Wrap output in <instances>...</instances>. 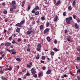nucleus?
Returning <instances> with one entry per match:
<instances>
[{
  "instance_id": "f257e3e1",
  "label": "nucleus",
  "mask_w": 80,
  "mask_h": 80,
  "mask_svg": "<svg viewBox=\"0 0 80 80\" xmlns=\"http://www.w3.org/2000/svg\"><path fill=\"white\" fill-rule=\"evenodd\" d=\"M25 20H23L20 23H18L15 25L16 27H20V28H22V25H23L25 23Z\"/></svg>"
},
{
  "instance_id": "f03ea898",
  "label": "nucleus",
  "mask_w": 80,
  "mask_h": 80,
  "mask_svg": "<svg viewBox=\"0 0 80 80\" xmlns=\"http://www.w3.org/2000/svg\"><path fill=\"white\" fill-rule=\"evenodd\" d=\"M66 23H67V24H68V25H70V24L71 23L70 21H72V17L67 18H66Z\"/></svg>"
},
{
  "instance_id": "7ed1b4c3",
  "label": "nucleus",
  "mask_w": 80,
  "mask_h": 80,
  "mask_svg": "<svg viewBox=\"0 0 80 80\" xmlns=\"http://www.w3.org/2000/svg\"><path fill=\"white\" fill-rule=\"evenodd\" d=\"M29 30H28L27 32V35H30L31 33H35V31L32 30V28H29Z\"/></svg>"
},
{
  "instance_id": "20e7f679",
  "label": "nucleus",
  "mask_w": 80,
  "mask_h": 80,
  "mask_svg": "<svg viewBox=\"0 0 80 80\" xmlns=\"http://www.w3.org/2000/svg\"><path fill=\"white\" fill-rule=\"evenodd\" d=\"M31 72H32V75H35V73H37L36 71L35 70V68H34L31 69Z\"/></svg>"
},
{
  "instance_id": "39448f33",
  "label": "nucleus",
  "mask_w": 80,
  "mask_h": 80,
  "mask_svg": "<svg viewBox=\"0 0 80 80\" xmlns=\"http://www.w3.org/2000/svg\"><path fill=\"white\" fill-rule=\"evenodd\" d=\"M49 30H50L49 29V28H46L44 31V34H45V33L48 32H49Z\"/></svg>"
},
{
  "instance_id": "423d86ee",
  "label": "nucleus",
  "mask_w": 80,
  "mask_h": 80,
  "mask_svg": "<svg viewBox=\"0 0 80 80\" xmlns=\"http://www.w3.org/2000/svg\"><path fill=\"white\" fill-rule=\"evenodd\" d=\"M12 45L11 43L7 42L5 43V46L6 47H9L10 46Z\"/></svg>"
},
{
  "instance_id": "0eeeda50",
  "label": "nucleus",
  "mask_w": 80,
  "mask_h": 80,
  "mask_svg": "<svg viewBox=\"0 0 80 80\" xmlns=\"http://www.w3.org/2000/svg\"><path fill=\"white\" fill-rule=\"evenodd\" d=\"M52 73V70L51 69L48 70L46 72V74H50Z\"/></svg>"
},
{
  "instance_id": "6e6552de",
  "label": "nucleus",
  "mask_w": 80,
  "mask_h": 80,
  "mask_svg": "<svg viewBox=\"0 0 80 80\" xmlns=\"http://www.w3.org/2000/svg\"><path fill=\"white\" fill-rule=\"evenodd\" d=\"M61 1H60V0H59L56 3V5H60L61 4Z\"/></svg>"
},
{
  "instance_id": "1a4fd4ad",
  "label": "nucleus",
  "mask_w": 80,
  "mask_h": 80,
  "mask_svg": "<svg viewBox=\"0 0 80 80\" xmlns=\"http://www.w3.org/2000/svg\"><path fill=\"white\" fill-rule=\"evenodd\" d=\"M37 47H38V48H42V43H40L38 44Z\"/></svg>"
},
{
  "instance_id": "9d476101",
  "label": "nucleus",
  "mask_w": 80,
  "mask_h": 80,
  "mask_svg": "<svg viewBox=\"0 0 80 80\" xmlns=\"http://www.w3.org/2000/svg\"><path fill=\"white\" fill-rule=\"evenodd\" d=\"M74 26L77 29H78V28H79V27L78 26L77 23H75V24Z\"/></svg>"
},
{
  "instance_id": "9b49d317",
  "label": "nucleus",
  "mask_w": 80,
  "mask_h": 80,
  "mask_svg": "<svg viewBox=\"0 0 80 80\" xmlns=\"http://www.w3.org/2000/svg\"><path fill=\"white\" fill-rule=\"evenodd\" d=\"M25 2L26 1L25 0L23 1L22 2V6L23 7H24V5H25Z\"/></svg>"
},
{
  "instance_id": "f8f14e48",
  "label": "nucleus",
  "mask_w": 80,
  "mask_h": 80,
  "mask_svg": "<svg viewBox=\"0 0 80 80\" xmlns=\"http://www.w3.org/2000/svg\"><path fill=\"white\" fill-rule=\"evenodd\" d=\"M1 78H2V80H7V78L5 77L4 76H2Z\"/></svg>"
},
{
  "instance_id": "ddd939ff",
  "label": "nucleus",
  "mask_w": 80,
  "mask_h": 80,
  "mask_svg": "<svg viewBox=\"0 0 80 80\" xmlns=\"http://www.w3.org/2000/svg\"><path fill=\"white\" fill-rule=\"evenodd\" d=\"M20 28H18L16 29V31L17 32H18V33H20Z\"/></svg>"
},
{
  "instance_id": "4468645a",
  "label": "nucleus",
  "mask_w": 80,
  "mask_h": 80,
  "mask_svg": "<svg viewBox=\"0 0 80 80\" xmlns=\"http://www.w3.org/2000/svg\"><path fill=\"white\" fill-rule=\"evenodd\" d=\"M47 40H48V42H50V41H51V39H50V37H48L47 38Z\"/></svg>"
},
{
  "instance_id": "2eb2a0df",
  "label": "nucleus",
  "mask_w": 80,
  "mask_h": 80,
  "mask_svg": "<svg viewBox=\"0 0 80 80\" xmlns=\"http://www.w3.org/2000/svg\"><path fill=\"white\" fill-rule=\"evenodd\" d=\"M40 30H43V25H41L40 26Z\"/></svg>"
},
{
  "instance_id": "dca6fc26",
  "label": "nucleus",
  "mask_w": 80,
  "mask_h": 80,
  "mask_svg": "<svg viewBox=\"0 0 80 80\" xmlns=\"http://www.w3.org/2000/svg\"><path fill=\"white\" fill-rule=\"evenodd\" d=\"M12 9H17V7L14 5H13L12 6Z\"/></svg>"
},
{
  "instance_id": "f3484780",
  "label": "nucleus",
  "mask_w": 80,
  "mask_h": 80,
  "mask_svg": "<svg viewBox=\"0 0 80 80\" xmlns=\"http://www.w3.org/2000/svg\"><path fill=\"white\" fill-rule=\"evenodd\" d=\"M58 18V17H57V16H56L54 18V22H56V21L57 20Z\"/></svg>"
},
{
  "instance_id": "a211bd4d",
  "label": "nucleus",
  "mask_w": 80,
  "mask_h": 80,
  "mask_svg": "<svg viewBox=\"0 0 80 80\" xmlns=\"http://www.w3.org/2000/svg\"><path fill=\"white\" fill-rule=\"evenodd\" d=\"M68 9L69 10H72V7L71 6H69L68 8Z\"/></svg>"
},
{
  "instance_id": "6ab92c4d",
  "label": "nucleus",
  "mask_w": 80,
  "mask_h": 80,
  "mask_svg": "<svg viewBox=\"0 0 80 80\" xmlns=\"http://www.w3.org/2000/svg\"><path fill=\"white\" fill-rule=\"evenodd\" d=\"M12 5H15V4H16V2H15V1H13L12 2Z\"/></svg>"
},
{
  "instance_id": "aec40b11",
  "label": "nucleus",
  "mask_w": 80,
  "mask_h": 80,
  "mask_svg": "<svg viewBox=\"0 0 80 80\" xmlns=\"http://www.w3.org/2000/svg\"><path fill=\"white\" fill-rule=\"evenodd\" d=\"M39 8V7H38V6H37L36 8H35L34 9L35 10H38Z\"/></svg>"
},
{
  "instance_id": "412c9836",
  "label": "nucleus",
  "mask_w": 80,
  "mask_h": 80,
  "mask_svg": "<svg viewBox=\"0 0 80 80\" xmlns=\"http://www.w3.org/2000/svg\"><path fill=\"white\" fill-rule=\"evenodd\" d=\"M50 25V23H49V22H48L46 23V26L47 27H49Z\"/></svg>"
},
{
  "instance_id": "4be33fe9",
  "label": "nucleus",
  "mask_w": 80,
  "mask_h": 80,
  "mask_svg": "<svg viewBox=\"0 0 80 80\" xmlns=\"http://www.w3.org/2000/svg\"><path fill=\"white\" fill-rule=\"evenodd\" d=\"M39 14V12L38 11L35 13V15H38Z\"/></svg>"
},
{
  "instance_id": "5701e85b",
  "label": "nucleus",
  "mask_w": 80,
  "mask_h": 80,
  "mask_svg": "<svg viewBox=\"0 0 80 80\" xmlns=\"http://www.w3.org/2000/svg\"><path fill=\"white\" fill-rule=\"evenodd\" d=\"M77 61H80V57H78L77 58Z\"/></svg>"
},
{
  "instance_id": "b1692460",
  "label": "nucleus",
  "mask_w": 80,
  "mask_h": 80,
  "mask_svg": "<svg viewBox=\"0 0 80 80\" xmlns=\"http://www.w3.org/2000/svg\"><path fill=\"white\" fill-rule=\"evenodd\" d=\"M76 4V2H75V1H74L72 3V5L73 6H74V5H75Z\"/></svg>"
},
{
  "instance_id": "393cba45",
  "label": "nucleus",
  "mask_w": 80,
  "mask_h": 80,
  "mask_svg": "<svg viewBox=\"0 0 80 80\" xmlns=\"http://www.w3.org/2000/svg\"><path fill=\"white\" fill-rule=\"evenodd\" d=\"M33 20V21L34 20H35V18H34V17H31L30 18V20Z\"/></svg>"
},
{
  "instance_id": "a878e982",
  "label": "nucleus",
  "mask_w": 80,
  "mask_h": 80,
  "mask_svg": "<svg viewBox=\"0 0 80 80\" xmlns=\"http://www.w3.org/2000/svg\"><path fill=\"white\" fill-rule=\"evenodd\" d=\"M50 55L52 56H53V55H54V52H51L50 53Z\"/></svg>"
},
{
  "instance_id": "bb28decb",
  "label": "nucleus",
  "mask_w": 80,
  "mask_h": 80,
  "mask_svg": "<svg viewBox=\"0 0 80 80\" xmlns=\"http://www.w3.org/2000/svg\"><path fill=\"white\" fill-rule=\"evenodd\" d=\"M41 19L42 20H45V18L44 16L42 17H41Z\"/></svg>"
},
{
  "instance_id": "cd10ccee",
  "label": "nucleus",
  "mask_w": 80,
  "mask_h": 80,
  "mask_svg": "<svg viewBox=\"0 0 80 80\" xmlns=\"http://www.w3.org/2000/svg\"><path fill=\"white\" fill-rule=\"evenodd\" d=\"M16 60L17 61H19V62H21V60L19 58H16Z\"/></svg>"
},
{
  "instance_id": "c85d7f7f",
  "label": "nucleus",
  "mask_w": 80,
  "mask_h": 80,
  "mask_svg": "<svg viewBox=\"0 0 80 80\" xmlns=\"http://www.w3.org/2000/svg\"><path fill=\"white\" fill-rule=\"evenodd\" d=\"M53 50H54V51H55L56 52H58V49L57 48H54Z\"/></svg>"
},
{
  "instance_id": "c756f323",
  "label": "nucleus",
  "mask_w": 80,
  "mask_h": 80,
  "mask_svg": "<svg viewBox=\"0 0 80 80\" xmlns=\"http://www.w3.org/2000/svg\"><path fill=\"white\" fill-rule=\"evenodd\" d=\"M27 67H28V68H30L31 67V66H30L29 64H27Z\"/></svg>"
},
{
  "instance_id": "7c9ffc66",
  "label": "nucleus",
  "mask_w": 80,
  "mask_h": 80,
  "mask_svg": "<svg viewBox=\"0 0 80 80\" xmlns=\"http://www.w3.org/2000/svg\"><path fill=\"white\" fill-rule=\"evenodd\" d=\"M4 14H7V11H4L3 12Z\"/></svg>"
},
{
  "instance_id": "2f4dec72",
  "label": "nucleus",
  "mask_w": 80,
  "mask_h": 80,
  "mask_svg": "<svg viewBox=\"0 0 80 80\" xmlns=\"http://www.w3.org/2000/svg\"><path fill=\"white\" fill-rule=\"evenodd\" d=\"M35 10H34V9H33V10L32 11V13H35Z\"/></svg>"
},
{
  "instance_id": "473e14b6",
  "label": "nucleus",
  "mask_w": 80,
  "mask_h": 80,
  "mask_svg": "<svg viewBox=\"0 0 80 80\" xmlns=\"http://www.w3.org/2000/svg\"><path fill=\"white\" fill-rule=\"evenodd\" d=\"M27 51L28 52H30V48H28Z\"/></svg>"
},
{
  "instance_id": "72a5a7b5",
  "label": "nucleus",
  "mask_w": 80,
  "mask_h": 80,
  "mask_svg": "<svg viewBox=\"0 0 80 80\" xmlns=\"http://www.w3.org/2000/svg\"><path fill=\"white\" fill-rule=\"evenodd\" d=\"M41 50V48H37V50L38 51H40V50Z\"/></svg>"
},
{
  "instance_id": "f704fd0d",
  "label": "nucleus",
  "mask_w": 80,
  "mask_h": 80,
  "mask_svg": "<svg viewBox=\"0 0 80 80\" xmlns=\"http://www.w3.org/2000/svg\"><path fill=\"white\" fill-rule=\"evenodd\" d=\"M45 56H42V60H45Z\"/></svg>"
},
{
  "instance_id": "c9c22d12",
  "label": "nucleus",
  "mask_w": 80,
  "mask_h": 80,
  "mask_svg": "<svg viewBox=\"0 0 80 80\" xmlns=\"http://www.w3.org/2000/svg\"><path fill=\"white\" fill-rule=\"evenodd\" d=\"M13 9L12 8H10V12H13Z\"/></svg>"
},
{
  "instance_id": "e433bc0d",
  "label": "nucleus",
  "mask_w": 80,
  "mask_h": 80,
  "mask_svg": "<svg viewBox=\"0 0 80 80\" xmlns=\"http://www.w3.org/2000/svg\"><path fill=\"white\" fill-rule=\"evenodd\" d=\"M45 69H46V67H44L42 68V69L43 70H45Z\"/></svg>"
},
{
  "instance_id": "4c0bfd02",
  "label": "nucleus",
  "mask_w": 80,
  "mask_h": 80,
  "mask_svg": "<svg viewBox=\"0 0 80 80\" xmlns=\"http://www.w3.org/2000/svg\"><path fill=\"white\" fill-rule=\"evenodd\" d=\"M77 78L78 80H80V77L79 76H77Z\"/></svg>"
},
{
  "instance_id": "58836bf2",
  "label": "nucleus",
  "mask_w": 80,
  "mask_h": 80,
  "mask_svg": "<svg viewBox=\"0 0 80 80\" xmlns=\"http://www.w3.org/2000/svg\"><path fill=\"white\" fill-rule=\"evenodd\" d=\"M42 63H44L45 62L43 61H42V60H41L40 61Z\"/></svg>"
},
{
  "instance_id": "ea45409f",
  "label": "nucleus",
  "mask_w": 80,
  "mask_h": 80,
  "mask_svg": "<svg viewBox=\"0 0 80 80\" xmlns=\"http://www.w3.org/2000/svg\"><path fill=\"white\" fill-rule=\"evenodd\" d=\"M68 32V31L67 30H65V33L67 34V32Z\"/></svg>"
},
{
  "instance_id": "a19ab883",
  "label": "nucleus",
  "mask_w": 80,
  "mask_h": 80,
  "mask_svg": "<svg viewBox=\"0 0 80 80\" xmlns=\"http://www.w3.org/2000/svg\"><path fill=\"white\" fill-rule=\"evenodd\" d=\"M76 16H75L74 15H73V17L74 19H75L76 18Z\"/></svg>"
},
{
  "instance_id": "79ce46f5",
  "label": "nucleus",
  "mask_w": 80,
  "mask_h": 80,
  "mask_svg": "<svg viewBox=\"0 0 80 80\" xmlns=\"http://www.w3.org/2000/svg\"><path fill=\"white\" fill-rule=\"evenodd\" d=\"M12 54L15 55V54H16V52H12Z\"/></svg>"
},
{
  "instance_id": "37998d69",
  "label": "nucleus",
  "mask_w": 80,
  "mask_h": 80,
  "mask_svg": "<svg viewBox=\"0 0 80 80\" xmlns=\"http://www.w3.org/2000/svg\"><path fill=\"white\" fill-rule=\"evenodd\" d=\"M66 15V12H63V16H65Z\"/></svg>"
},
{
  "instance_id": "c03bdc74",
  "label": "nucleus",
  "mask_w": 80,
  "mask_h": 80,
  "mask_svg": "<svg viewBox=\"0 0 80 80\" xmlns=\"http://www.w3.org/2000/svg\"><path fill=\"white\" fill-rule=\"evenodd\" d=\"M26 75V76H30V73H27Z\"/></svg>"
},
{
  "instance_id": "a18cd8bd",
  "label": "nucleus",
  "mask_w": 80,
  "mask_h": 80,
  "mask_svg": "<svg viewBox=\"0 0 80 80\" xmlns=\"http://www.w3.org/2000/svg\"><path fill=\"white\" fill-rule=\"evenodd\" d=\"M54 43L55 44H57V41L56 40H54Z\"/></svg>"
},
{
  "instance_id": "49530a36",
  "label": "nucleus",
  "mask_w": 80,
  "mask_h": 80,
  "mask_svg": "<svg viewBox=\"0 0 80 80\" xmlns=\"http://www.w3.org/2000/svg\"><path fill=\"white\" fill-rule=\"evenodd\" d=\"M12 37L11 36L9 37V40H12Z\"/></svg>"
},
{
  "instance_id": "de8ad7c7",
  "label": "nucleus",
  "mask_w": 80,
  "mask_h": 80,
  "mask_svg": "<svg viewBox=\"0 0 80 80\" xmlns=\"http://www.w3.org/2000/svg\"><path fill=\"white\" fill-rule=\"evenodd\" d=\"M12 43L13 44L15 43V41L14 40H13Z\"/></svg>"
},
{
  "instance_id": "09e8293b",
  "label": "nucleus",
  "mask_w": 80,
  "mask_h": 80,
  "mask_svg": "<svg viewBox=\"0 0 80 80\" xmlns=\"http://www.w3.org/2000/svg\"><path fill=\"white\" fill-rule=\"evenodd\" d=\"M34 77L35 78H37V75L35 74L34 75Z\"/></svg>"
},
{
  "instance_id": "8fccbe9b",
  "label": "nucleus",
  "mask_w": 80,
  "mask_h": 80,
  "mask_svg": "<svg viewBox=\"0 0 80 80\" xmlns=\"http://www.w3.org/2000/svg\"><path fill=\"white\" fill-rule=\"evenodd\" d=\"M6 50L8 52H10V50L8 49V48L6 49Z\"/></svg>"
},
{
  "instance_id": "3c124183",
  "label": "nucleus",
  "mask_w": 80,
  "mask_h": 80,
  "mask_svg": "<svg viewBox=\"0 0 80 80\" xmlns=\"http://www.w3.org/2000/svg\"><path fill=\"white\" fill-rule=\"evenodd\" d=\"M67 40L68 42H70V39H69V38H67Z\"/></svg>"
},
{
  "instance_id": "603ef678",
  "label": "nucleus",
  "mask_w": 80,
  "mask_h": 80,
  "mask_svg": "<svg viewBox=\"0 0 80 80\" xmlns=\"http://www.w3.org/2000/svg\"><path fill=\"white\" fill-rule=\"evenodd\" d=\"M77 50L79 52H80V48H78L77 49Z\"/></svg>"
},
{
  "instance_id": "864d4df0",
  "label": "nucleus",
  "mask_w": 80,
  "mask_h": 80,
  "mask_svg": "<svg viewBox=\"0 0 80 80\" xmlns=\"http://www.w3.org/2000/svg\"><path fill=\"white\" fill-rule=\"evenodd\" d=\"M80 73V69H78V70L77 71V73Z\"/></svg>"
},
{
  "instance_id": "5fc2aeb1",
  "label": "nucleus",
  "mask_w": 80,
  "mask_h": 80,
  "mask_svg": "<svg viewBox=\"0 0 80 80\" xmlns=\"http://www.w3.org/2000/svg\"><path fill=\"white\" fill-rule=\"evenodd\" d=\"M8 70H9V71H10V70H12V68H10L9 69H8Z\"/></svg>"
},
{
  "instance_id": "6e6d98bb",
  "label": "nucleus",
  "mask_w": 80,
  "mask_h": 80,
  "mask_svg": "<svg viewBox=\"0 0 80 80\" xmlns=\"http://www.w3.org/2000/svg\"><path fill=\"white\" fill-rule=\"evenodd\" d=\"M21 39H18V42H21Z\"/></svg>"
},
{
  "instance_id": "4d7b16f0",
  "label": "nucleus",
  "mask_w": 80,
  "mask_h": 80,
  "mask_svg": "<svg viewBox=\"0 0 80 80\" xmlns=\"http://www.w3.org/2000/svg\"><path fill=\"white\" fill-rule=\"evenodd\" d=\"M6 32H7V30L4 29V33H6Z\"/></svg>"
},
{
  "instance_id": "13d9d810",
  "label": "nucleus",
  "mask_w": 80,
  "mask_h": 80,
  "mask_svg": "<svg viewBox=\"0 0 80 80\" xmlns=\"http://www.w3.org/2000/svg\"><path fill=\"white\" fill-rule=\"evenodd\" d=\"M53 2L54 3V4H55V3H56V0H54L53 1Z\"/></svg>"
},
{
  "instance_id": "bf43d9fd",
  "label": "nucleus",
  "mask_w": 80,
  "mask_h": 80,
  "mask_svg": "<svg viewBox=\"0 0 80 80\" xmlns=\"http://www.w3.org/2000/svg\"><path fill=\"white\" fill-rule=\"evenodd\" d=\"M28 48H30V44H28Z\"/></svg>"
},
{
  "instance_id": "052dcab7",
  "label": "nucleus",
  "mask_w": 80,
  "mask_h": 80,
  "mask_svg": "<svg viewBox=\"0 0 80 80\" xmlns=\"http://www.w3.org/2000/svg\"><path fill=\"white\" fill-rule=\"evenodd\" d=\"M77 22H78V23H79L80 22V19H78L77 20Z\"/></svg>"
},
{
  "instance_id": "680f3d73",
  "label": "nucleus",
  "mask_w": 80,
  "mask_h": 80,
  "mask_svg": "<svg viewBox=\"0 0 80 80\" xmlns=\"http://www.w3.org/2000/svg\"><path fill=\"white\" fill-rule=\"evenodd\" d=\"M36 59H39L40 58V57L38 56L36 58Z\"/></svg>"
},
{
  "instance_id": "e2e57ef3",
  "label": "nucleus",
  "mask_w": 80,
  "mask_h": 80,
  "mask_svg": "<svg viewBox=\"0 0 80 80\" xmlns=\"http://www.w3.org/2000/svg\"><path fill=\"white\" fill-rule=\"evenodd\" d=\"M63 77H67V75L66 74H64L63 75Z\"/></svg>"
},
{
  "instance_id": "0e129e2a",
  "label": "nucleus",
  "mask_w": 80,
  "mask_h": 80,
  "mask_svg": "<svg viewBox=\"0 0 80 80\" xmlns=\"http://www.w3.org/2000/svg\"><path fill=\"white\" fill-rule=\"evenodd\" d=\"M32 23L33 24H35V21H32Z\"/></svg>"
},
{
  "instance_id": "69168bd1",
  "label": "nucleus",
  "mask_w": 80,
  "mask_h": 80,
  "mask_svg": "<svg viewBox=\"0 0 80 80\" xmlns=\"http://www.w3.org/2000/svg\"><path fill=\"white\" fill-rule=\"evenodd\" d=\"M42 74V73H39L38 74V77H40V76H41V74Z\"/></svg>"
},
{
  "instance_id": "338daca9",
  "label": "nucleus",
  "mask_w": 80,
  "mask_h": 80,
  "mask_svg": "<svg viewBox=\"0 0 80 80\" xmlns=\"http://www.w3.org/2000/svg\"><path fill=\"white\" fill-rule=\"evenodd\" d=\"M13 51H14V49H12L11 50H10V52H13Z\"/></svg>"
},
{
  "instance_id": "774afa93",
  "label": "nucleus",
  "mask_w": 80,
  "mask_h": 80,
  "mask_svg": "<svg viewBox=\"0 0 80 80\" xmlns=\"http://www.w3.org/2000/svg\"><path fill=\"white\" fill-rule=\"evenodd\" d=\"M32 62H29V64L30 65H32Z\"/></svg>"
}]
</instances>
